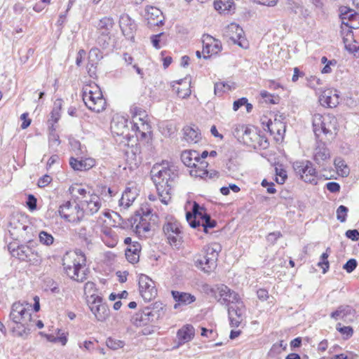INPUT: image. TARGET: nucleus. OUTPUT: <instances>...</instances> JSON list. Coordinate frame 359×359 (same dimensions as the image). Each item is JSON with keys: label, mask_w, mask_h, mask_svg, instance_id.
I'll list each match as a JSON object with an SVG mask.
<instances>
[{"label": "nucleus", "mask_w": 359, "mask_h": 359, "mask_svg": "<svg viewBox=\"0 0 359 359\" xmlns=\"http://www.w3.org/2000/svg\"><path fill=\"white\" fill-rule=\"evenodd\" d=\"M151 175L161 201L167 205L171 199L172 189L178 177L175 166L168 163L154 165Z\"/></svg>", "instance_id": "1"}, {"label": "nucleus", "mask_w": 359, "mask_h": 359, "mask_svg": "<svg viewBox=\"0 0 359 359\" xmlns=\"http://www.w3.org/2000/svg\"><path fill=\"white\" fill-rule=\"evenodd\" d=\"M86 259L81 250L67 252L62 257L63 269L66 274L72 280L83 282L87 279L85 266Z\"/></svg>", "instance_id": "2"}, {"label": "nucleus", "mask_w": 359, "mask_h": 359, "mask_svg": "<svg viewBox=\"0 0 359 359\" xmlns=\"http://www.w3.org/2000/svg\"><path fill=\"white\" fill-rule=\"evenodd\" d=\"M9 317L17 325L18 329H22L19 332L20 336L29 332L34 326L29 309L20 302L13 304Z\"/></svg>", "instance_id": "3"}, {"label": "nucleus", "mask_w": 359, "mask_h": 359, "mask_svg": "<svg viewBox=\"0 0 359 359\" xmlns=\"http://www.w3.org/2000/svg\"><path fill=\"white\" fill-rule=\"evenodd\" d=\"M221 250L222 246L217 243L205 245L196 260L197 266L205 273H211L217 266L219 253Z\"/></svg>", "instance_id": "4"}, {"label": "nucleus", "mask_w": 359, "mask_h": 359, "mask_svg": "<svg viewBox=\"0 0 359 359\" xmlns=\"http://www.w3.org/2000/svg\"><path fill=\"white\" fill-rule=\"evenodd\" d=\"M82 91L83 100L90 110L99 113L105 109L106 101L99 86L95 84L86 85Z\"/></svg>", "instance_id": "5"}, {"label": "nucleus", "mask_w": 359, "mask_h": 359, "mask_svg": "<svg viewBox=\"0 0 359 359\" xmlns=\"http://www.w3.org/2000/svg\"><path fill=\"white\" fill-rule=\"evenodd\" d=\"M313 132L317 137L321 133L330 135L332 138L334 137L338 130V122L337 118L332 114L324 116L316 114L313 117Z\"/></svg>", "instance_id": "6"}, {"label": "nucleus", "mask_w": 359, "mask_h": 359, "mask_svg": "<svg viewBox=\"0 0 359 359\" xmlns=\"http://www.w3.org/2000/svg\"><path fill=\"white\" fill-rule=\"evenodd\" d=\"M32 229L27 218L24 215H13L10 220L8 231L16 240L22 239L29 242Z\"/></svg>", "instance_id": "7"}, {"label": "nucleus", "mask_w": 359, "mask_h": 359, "mask_svg": "<svg viewBox=\"0 0 359 359\" xmlns=\"http://www.w3.org/2000/svg\"><path fill=\"white\" fill-rule=\"evenodd\" d=\"M8 248L11 256L21 262H29L35 266L39 265L41 262V257L39 255V252L30 245H16V243H10Z\"/></svg>", "instance_id": "8"}, {"label": "nucleus", "mask_w": 359, "mask_h": 359, "mask_svg": "<svg viewBox=\"0 0 359 359\" xmlns=\"http://www.w3.org/2000/svg\"><path fill=\"white\" fill-rule=\"evenodd\" d=\"M60 216L67 222H80L84 217V210L80 204L72 203L69 201L64 202L58 208Z\"/></svg>", "instance_id": "9"}, {"label": "nucleus", "mask_w": 359, "mask_h": 359, "mask_svg": "<svg viewBox=\"0 0 359 359\" xmlns=\"http://www.w3.org/2000/svg\"><path fill=\"white\" fill-rule=\"evenodd\" d=\"M88 302L90 311L98 321H105L109 317V309L106 304L102 303L101 297L91 294Z\"/></svg>", "instance_id": "10"}, {"label": "nucleus", "mask_w": 359, "mask_h": 359, "mask_svg": "<svg viewBox=\"0 0 359 359\" xmlns=\"http://www.w3.org/2000/svg\"><path fill=\"white\" fill-rule=\"evenodd\" d=\"M163 230L169 244L179 249L183 242L180 224L177 222H168L163 225Z\"/></svg>", "instance_id": "11"}, {"label": "nucleus", "mask_w": 359, "mask_h": 359, "mask_svg": "<svg viewBox=\"0 0 359 359\" xmlns=\"http://www.w3.org/2000/svg\"><path fill=\"white\" fill-rule=\"evenodd\" d=\"M293 168L304 182L317 183L316 168H313L311 162L309 161L294 162Z\"/></svg>", "instance_id": "12"}, {"label": "nucleus", "mask_w": 359, "mask_h": 359, "mask_svg": "<svg viewBox=\"0 0 359 359\" xmlns=\"http://www.w3.org/2000/svg\"><path fill=\"white\" fill-rule=\"evenodd\" d=\"M139 290L143 299L149 302L157 294L154 282L147 276L141 274L139 277Z\"/></svg>", "instance_id": "13"}, {"label": "nucleus", "mask_w": 359, "mask_h": 359, "mask_svg": "<svg viewBox=\"0 0 359 359\" xmlns=\"http://www.w3.org/2000/svg\"><path fill=\"white\" fill-rule=\"evenodd\" d=\"M233 134L239 141L252 147H256V142L260 138L256 131L245 126L237 127Z\"/></svg>", "instance_id": "14"}, {"label": "nucleus", "mask_w": 359, "mask_h": 359, "mask_svg": "<svg viewBox=\"0 0 359 359\" xmlns=\"http://www.w3.org/2000/svg\"><path fill=\"white\" fill-rule=\"evenodd\" d=\"M214 291L216 294H218L219 297L217 301L222 305H231L241 299L236 292L223 284L217 285Z\"/></svg>", "instance_id": "15"}, {"label": "nucleus", "mask_w": 359, "mask_h": 359, "mask_svg": "<svg viewBox=\"0 0 359 359\" xmlns=\"http://www.w3.org/2000/svg\"><path fill=\"white\" fill-rule=\"evenodd\" d=\"M158 316L159 314L156 311H153L150 307H146L133 316L132 322L135 326L142 327L154 321Z\"/></svg>", "instance_id": "16"}, {"label": "nucleus", "mask_w": 359, "mask_h": 359, "mask_svg": "<svg viewBox=\"0 0 359 359\" xmlns=\"http://www.w3.org/2000/svg\"><path fill=\"white\" fill-rule=\"evenodd\" d=\"M245 306L241 299L228 307V314L231 327H238L243 320Z\"/></svg>", "instance_id": "17"}, {"label": "nucleus", "mask_w": 359, "mask_h": 359, "mask_svg": "<svg viewBox=\"0 0 359 359\" xmlns=\"http://www.w3.org/2000/svg\"><path fill=\"white\" fill-rule=\"evenodd\" d=\"M245 306L241 299L228 307V314L231 327H238L243 320Z\"/></svg>", "instance_id": "18"}, {"label": "nucleus", "mask_w": 359, "mask_h": 359, "mask_svg": "<svg viewBox=\"0 0 359 359\" xmlns=\"http://www.w3.org/2000/svg\"><path fill=\"white\" fill-rule=\"evenodd\" d=\"M80 206L84 210V214L93 215L97 212L101 208V201L99 196L95 194H88L87 198L80 200Z\"/></svg>", "instance_id": "19"}, {"label": "nucleus", "mask_w": 359, "mask_h": 359, "mask_svg": "<svg viewBox=\"0 0 359 359\" xmlns=\"http://www.w3.org/2000/svg\"><path fill=\"white\" fill-rule=\"evenodd\" d=\"M202 42L203 54H217L222 48L221 42L209 34L203 36ZM209 57V55H203L205 59Z\"/></svg>", "instance_id": "20"}, {"label": "nucleus", "mask_w": 359, "mask_h": 359, "mask_svg": "<svg viewBox=\"0 0 359 359\" xmlns=\"http://www.w3.org/2000/svg\"><path fill=\"white\" fill-rule=\"evenodd\" d=\"M119 26L122 34L128 39L134 38V34L137 30V25L128 14H123L120 16Z\"/></svg>", "instance_id": "21"}, {"label": "nucleus", "mask_w": 359, "mask_h": 359, "mask_svg": "<svg viewBox=\"0 0 359 359\" xmlns=\"http://www.w3.org/2000/svg\"><path fill=\"white\" fill-rule=\"evenodd\" d=\"M330 158L329 149L324 142H320L314 149L313 159L319 165H324Z\"/></svg>", "instance_id": "22"}, {"label": "nucleus", "mask_w": 359, "mask_h": 359, "mask_svg": "<svg viewBox=\"0 0 359 359\" xmlns=\"http://www.w3.org/2000/svg\"><path fill=\"white\" fill-rule=\"evenodd\" d=\"M173 90L180 98H186L191 95L190 79L184 78L177 81H174L172 85Z\"/></svg>", "instance_id": "23"}, {"label": "nucleus", "mask_w": 359, "mask_h": 359, "mask_svg": "<svg viewBox=\"0 0 359 359\" xmlns=\"http://www.w3.org/2000/svg\"><path fill=\"white\" fill-rule=\"evenodd\" d=\"M132 129L135 131L137 137L142 140L146 139L151 133V126L148 123L147 118L134 121Z\"/></svg>", "instance_id": "24"}, {"label": "nucleus", "mask_w": 359, "mask_h": 359, "mask_svg": "<svg viewBox=\"0 0 359 359\" xmlns=\"http://www.w3.org/2000/svg\"><path fill=\"white\" fill-rule=\"evenodd\" d=\"M319 102L323 107H335L339 104V96L331 90H324L319 97Z\"/></svg>", "instance_id": "25"}, {"label": "nucleus", "mask_w": 359, "mask_h": 359, "mask_svg": "<svg viewBox=\"0 0 359 359\" xmlns=\"http://www.w3.org/2000/svg\"><path fill=\"white\" fill-rule=\"evenodd\" d=\"M181 160L186 166L192 168L198 166V163L201 161V158L198 151L189 150L182 153Z\"/></svg>", "instance_id": "26"}, {"label": "nucleus", "mask_w": 359, "mask_h": 359, "mask_svg": "<svg viewBox=\"0 0 359 359\" xmlns=\"http://www.w3.org/2000/svg\"><path fill=\"white\" fill-rule=\"evenodd\" d=\"M243 34V29L236 23L229 25L225 29V35L229 37L234 43L242 46L241 43L238 41Z\"/></svg>", "instance_id": "27"}, {"label": "nucleus", "mask_w": 359, "mask_h": 359, "mask_svg": "<svg viewBox=\"0 0 359 359\" xmlns=\"http://www.w3.org/2000/svg\"><path fill=\"white\" fill-rule=\"evenodd\" d=\"M267 130L270 132L271 135L277 134L282 135L285 132V125L283 122L282 116H276L273 121L269 119L266 123Z\"/></svg>", "instance_id": "28"}, {"label": "nucleus", "mask_w": 359, "mask_h": 359, "mask_svg": "<svg viewBox=\"0 0 359 359\" xmlns=\"http://www.w3.org/2000/svg\"><path fill=\"white\" fill-rule=\"evenodd\" d=\"M69 164L74 170L83 171L92 168L95 165V162L94 159L90 158L81 160L71 158Z\"/></svg>", "instance_id": "29"}, {"label": "nucleus", "mask_w": 359, "mask_h": 359, "mask_svg": "<svg viewBox=\"0 0 359 359\" xmlns=\"http://www.w3.org/2000/svg\"><path fill=\"white\" fill-rule=\"evenodd\" d=\"M171 294L175 301L177 302L174 305L175 309L180 304L189 305L196 301L195 296L189 293L172 290Z\"/></svg>", "instance_id": "30"}, {"label": "nucleus", "mask_w": 359, "mask_h": 359, "mask_svg": "<svg viewBox=\"0 0 359 359\" xmlns=\"http://www.w3.org/2000/svg\"><path fill=\"white\" fill-rule=\"evenodd\" d=\"M137 196V189L135 187H127L119 200V205L125 208H128L135 200Z\"/></svg>", "instance_id": "31"}, {"label": "nucleus", "mask_w": 359, "mask_h": 359, "mask_svg": "<svg viewBox=\"0 0 359 359\" xmlns=\"http://www.w3.org/2000/svg\"><path fill=\"white\" fill-rule=\"evenodd\" d=\"M177 337L179 345L191 341L194 337V328L191 325H186L177 331Z\"/></svg>", "instance_id": "32"}, {"label": "nucleus", "mask_w": 359, "mask_h": 359, "mask_svg": "<svg viewBox=\"0 0 359 359\" xmlns=\"http://www.w3.org/2000/svg\"><path fill=\"white\" fill-rule=\"evenodd\" d=\"M202 210L203 209L197 203H195L193 207V214L187 212L186 218L191 227L195 229L201 225L197 219H201Z\"/></svg>", "instance_id": "33"}, {"label": "nucleus", "mask_w": 359, "mask_h": 359, "mask_svg": "<svg viewBox=\"0 0 359 359\" xmlns=\"http://www.w3.org/2000/svg\"><path fill=\"white\" fill-rule=\"evenodd\" d=\"M184 140L189 144L197 143L201 139V134L191 126H185L183 128Z\"/></svg>", "instance_id": "34"}, {"label": "nucleus", "mask_w": 359, "mask_h": 359, "mask_svg": "<svg viewBox=\"0 0 359 359\" xmlns=\"http://www.w3.org/2000/svg\"><path fill=\"white\" fill-rule=\"evenodd\" d=\"M138 218L135 219V222L139 219L138 223L135 226V232L140 236H147V233L150 231L151 225L147 222V219L142 216H137Z\"/></svg>", "instance_id": "35"}, {"label": "nucleus", "mask_w": 359, "mask_h": 359, "mask_svg": "<svg viewBox=\"0 0 359 359\" xmlns=\"http://www.w3.org/2000/svg\"><path fill=\"white\" fill-rule=\"evenodd\" d=\"M207 166L208 163L205 161H201L196 168L190 170L189 173L195 177L206 178L209 175V172L205 169Z\"/></svg>", "instance_id": "36"}, {"label": "nucleus", "mask_w": 359, "mask_h": 359, "mask_svg": "<svg viewBox=\"0 0 359 359\" xmlns=\"http://www.w3.org/2000/svg\"><path fill=\"white\" fill-rule=\"evenodd\" d=\"M161 11L156 8H151V12L148 13L147 21L149 27L159 26L163 24V20L161 17Z\"/></svg>", "instance_id": "37"}, {"label": "nucleus", "mask_w": 359, "mask_h": 359, "mask_svg": "<svg viewBox=\"0 0 359 359\" xmlns=\"http://www.w3.org/2000/svg\"><path fill=\"white\" fill-rule=\"evenodd\" d=\"M114 25L112 18L104 17L100 20L97 25V32H107L110 34V31Z\"/></svg>", "instance_id": "38"}, {"label": "nucleus", "mask_w": 359, "mask_h": 359, "mask_svg": "<svg viewBox=\"0 0 359 359\" xmlns=\"http://www.w3.org/2000/svg\"><path fill=\"white\" fill-rule=\"evenodd\" d=\"M287 344L283 341L274 344L268 353V357L272 359H280L279 355L285 350Z\"/></svg>", "instance_id": "39"}, {"label": "nucleus", "mask_w": 359, "mask_h": 359, "mask_svg": "<svg viewBox=\"0 0 359 359\" xmlns=\"http://www.w3.org/2000/svg\"><path fill=\"white\" fill-rule=\"evenodd\" d=\"M233 4V3L232 0H216L214 2V7L215 10L222 13L226 11H229Z\"/></svg>", "instance_id": "40"}, {"label": "nucleus", "mask_w": 359, "mask_h": 359, "mask_svg": "<svg viewBox=\"0 0 359 359\" xmlns=\"http://www.w3.org/2000/svg\"><path fill=\"white\" fill-rule=\"evenodd\" d=\"M102 53L100 49L97 48H93L89 51L88 58L89 63L88 65H91V67H93L95 65H97L98 62L102 58Z\"/></svg>", "instance_id": "41"}, {"label": "nucleus", "mask_w": 359, "mask_h": 359, "mask_svg": "<svg viewBox=\"0 0 359 359\" xmlns=\"http://www.w3.org/2000/svg\"><path fill=\"white\" fill-rule=\"evenodd\" d=\"M201 220L203 222L202 226L205 233L208 232L209 228H214L216 226V222L212 220L208 214L202 210Z\"/></svg>", "instance_id": "42"}, {"label": "nucleus", "mask_w": 359, "mask_h": 359, "mask_svg": "<svg viewBox=\"0 0 359 359\" xmlns=\"http://www.w3.org/2000/svg\"><path fill=\"white\" fill-rule=\"evenodd\" d=\"M98 36L96 39L97 43L102 48H107L110 43V34L105 32H97Z\"/></svg>", "instance_id": "43"}, {"label": "nucleus", "mask_w": 359, "mask_h": 359, "mask_svg": "<svg viewBox=\"0 0 359 359\" xmlns=\"http://www.w3.org/2000/svg\"><path fill=\"white\" fill-rule=\"evenodd\" d=\"M130 113L133 117V121H140L141 118H147V114L144 110L137 107L132 106L130 108Z\"/></svg>", "instance_id": "44"}, {"label": "nucleus", "mask_w": 359, "mask_h": 359, "mask_svg": "<svg viewBox=\"0 0 359 359\" xmlns=\"http://www.w3.org/2000/svg\"><path fill=\"white\" fill-rule=\"evenodd\" d=\"M39 238L41 244L47 246H50L54 242L53 236L45 231H41L39 232Z\"/></svg>", "instance_id": "45"}, {"label": "nucleus", "mask_w": 359, "mask_h": 359, "mask_svg": "<svg viewBox=\"0 0 359 359\" xmlns=\"http://www.w3.org/2000/svg\"><path fill=\"white\" fill-rule=\"evenodd\" d=\"M334 164L337 170L341 172L342 175H348L349 173V169L345 163V161L341 158H336Z\"/></svg>", "instance_id": "46"}, {"label": "nucleus", "mask_w": 359, "mask_h": 359, "mask_svg": "<svg viewBox=\"0 0 359 359\" xmlns=\"http://www.w3.org/2000/svg\"><path fill=\"white\" fill-rule=\"evenodd\" d=\"M69 191L72 194H79L82 196L81 199L87 198L88 194H91L90 191H88L86 189L79 185L71 186L69 189Z\"/></svg>", "instance_id": "47"}, {"label": "nucleus", "mask_w": 359, "mask_h": 359, "mask_svg": "<svg viewBox=\"0 0 359 359\" xmlns=\"http://www.w3.org/2000/svg\"><path fill=\"white\" fill-rule=\"evenodd\" d=\"M348 209L344 205H340L337 209V218L341 222H344L346 219L347 212Z\"/></svg>", "instance_id": "48"}, {"label": "nucleus", "mask_w": 359, "mask_h": 359, "mask_svg": "<svg viewBox=\"0 0 359 359\" xmlns=\"http://www.w3.org/2000/svg\"><path fill=\"white\" fill-rule=\"evenodd\" d=\"M328 257L329 254L327 252L323 253L320 257L321 261L318 262V266L322 268L323 273H325L329 269Z\"/></svg>", "instance_id": "49"}, {"label": "nucleus", "mask_w": 359, "mask_h": 359, "mask_svg": "<svg viewBox=\"0 0 359 359\" xmlns=\"http://www.w3.org/2000/svg\"><path fill=\"white\" fill-rule=\"evenodd\" d=\"M107 346L113 350H117L124 346V342L120 340L109 338L107 340Z\"/></svg>", "instance_id": "50"}, {"label": "nucleus", "mask_w": 359, "mask_h": 359, "mask_svg": "<svg viewBox=\"0 0 359 359\" xmlns=\"http://www.w3.org/2000/svg\"><path fill=\"white\" fill-rule=\"evenodd\" d=\"M341 323L337 325V330L343 335L346 336V338H350L353 334V330L350 326L340 327Z\"/></svg>", "instance_id": "51"}, {"label": "nucleus", "mask_w": 359, "mask_h": 359, "mask_svg": "<svg viewBox=\"0 0 359 359\" xmlns=\"http://www.w3.org/2000/svg\"><path fill=\"white\" fill-rule=\"evenodd\" d=\"M61 100H57L55 102V107L51 112V121L54 123L57 122L60 118L59 110L61 107Z\"/></svg>", "instance_id": "52"}, {"label": "nucleus", "mask_w": 359, "mask_h": 359, "mask_svg": "<svg viewBox=\"0 0 359 359\" xmlns=\"http://www.w3.org/2000/svg\"><path fill=\"white\" fill-rule=\"evenodd\" d=\"M126 121L123 120L121 123V128H118V123L113 121L111 124V128L113 130V132L117 135H122L124 133V129L126 128Z\"/></svg>", "instance_id": "53"}, {"label": "nucleus", "mask_w": 359, "mask_h": 359, "mask_svg": "<svg viewBox=\"0 0 359 359\" xmlns=\"http://www.w3.org/2000/svg\"><path fill=\"white\" fill-rule=\"evenodd\" d=\"M358 266V262L355 259H348L343 266L344 269L348 273H352Z\"/></svg>", "instance_id": "54"}, {"label": "nucleus", "mask_w": 359, "mask_h": 359, "mask_svg": "<svg viewBox=\"0 0 359 359\" xmlns=\"http://www.w3.org/2000/svg\"><path fill=\"white\" fill-rule=\"evenodd\" d=\"M126 257L130 263H136L139 260V254L132 252L131 248H128L126 251Z\"/></svg>", "instance_id": "55"}, {"label": "nucleus", "mask_w": 359, "mask_h": 359, "mask_svg": "<svg viewBox=\"0 0 359 359\" xmlns=\"http://www.w3.org/2000/svg\"><path fill=\"white\" fill-rule=\"evenodd\" d=\"M342 311V319H346L348 316H354L355 310L350 306H341Z\"/></svg>", "instance_id": "56"}, {"label": "nucleus", "mask_w": 359, "mask_h": 359, "mask_svg": "<svg viewBox=\"0 0 359 359\" xmlns=\"http://www.w3.org/2000/svg\"><path fill=\"white\" fill-rule=\"evenodd\" d=\"M297 4L299 6L296 9H294V12L296 14L303 16L304 18L308 17L310 14L309 11L307 8H304L300 2H297Z\"/></svg>", "instance_id": "57"}, {"label": "nucleus", "mask_w": 359, "mask_h": 359, "mask_svg": "<svg viewBox=\"0 0 359 359\" xmlns=\"http://www.w3.org/2000/svg\"><path fill=\"white\" fill-rule=\"evenodd\" d=\"M52 181V177L48 175H45L41 178H39L38 181V186L41 188L45 187L48 185Z\"/></svg>", "instance_id": "58"}, {"label": "nucleus", "mask_w": 359, "mask_h": 359, "mask_svg": "<svg viewBox=\"0 0 359 359\" xmlns=\"http://www.w3.org/2000/svg\"><path fill=\"white\" fill-rule=\"evenodd\" d=\"M49 145L51 147H57L60 144L59 136L54 133H50L48 137Z\"/></svg>", "instance_id": "59"}, {"label": "nucleus", "mask_w": 359, "mask_h": 359, "mask_svg": "<svg viewBox=\"0 0 359 359\" xmlns=\"http://www.w3.org/2000/svg\"><path fill=\"white\" fill-rule=\"evenodd\" d=\"M326 187L328 191H330L332 193H336L339 191L340 190V185L335 182H330L326 184Z\"/></svg>", "instance_id": "60"}, {"label": "nucleus", "mask_w": 359, "mask_h": 359, "mask_svg": "<svg viewBox=\"0 0 359 359\" xmlns=\"http://www.w3.org/2000/svg\"><path fill=\"white\" fill-rule=\"evenodd\" d=\"M346 236L352 241H358L359 239V231L356 229L348 230L346 232Z\"/></svg>", "instance_id": "61"}, {"label": "nucleus", "mask_w": 359, "mask_h": 359, "mask_svg": "<svg viewBox=\"0 0 359 359\" xmlns=\"http://www.w3.org/2000/svg\"><path fill=\"white\" fill-rule=\"evenodd\" d=\"M282 235L279 231L272 232L268 234L266 239L268 242L273 244Z\"/></svg>", "instance_id": "62"}, {"label": "nucleus", "mask_w": 359, "mask_h": 359, "mask_svg": "<svg viewBox=\"0 0 359 359\" xmlns=\"http://www.w3.org/2000/svg\"><path fill=\"white\" fill-rule=\"evenodd\" d=\"M27 205L31 210L36 208V198L33 195H29Z\"/></svg>", "instance_id": "63"}, {"label": "nucleus", "mask_w": 359, "mask_h": 359, "mask_svg": "<svg viewBox=\"0 0 359 359\" xmlns=\"http://www.w3.org/2000/svg\"><path fill=\"white\" fill-rule=\"evenodd\" d=\"M248 99L245 97H241L236 101H234L233 104V109L234 111L238 110V109L241 107L245 105L247 103Z\"/></svg>", "instance_id": "64"}]
</instances>
